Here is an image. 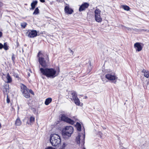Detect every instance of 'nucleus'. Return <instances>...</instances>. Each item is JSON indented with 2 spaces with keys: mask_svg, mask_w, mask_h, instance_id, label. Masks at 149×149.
<instances>
[{
  "mask_svg": "<svg viewBox=\"0 0 149 149\" xmlns=\"http://www.w3.org/2000/svg\"><path fill=\"white\" fill-rule=\"evenodd\" d=\"M52 101V99L51 98L49 97L47 98L45 102V105H48Z\"/></svg>",
  "mask_w": 149,
  "mask_h": 149,
  "instance_id": "17",
  "label": "nucleus"
},
{
  "mask_svg": "<svg viewBox=\"0 0 149 149\" xmlns=\"http://www.w3.org/2000/svg\"><path fill=\"white\" fill-rule=\"evenodd\" d=\"M28 74L29 77L30 76V74L29 73H28Z\"/></svg>",
  "mask_w": 149,
  "mask_h": 149,
  "instance_id": "40",
  "label": "nucleus"
},
{
  "mask_svg": "<svg viewBox=\"0 0 149 149\" xmlns=\"http://www.w3.org/2000/svg\"><path fill=\"white\" fill-rule=\"evenodd\" d=\"M3 47V48L6 50H7L8 49V47L7 45V44L6 42H4V43Z\"/></svg>",
  "mask_w": 149,
  "mask_h": 149,
  "instance_id": "25",
  "label": "nucleus"
},
{
  "mask_svg": "<svg viewBox=\"0 0 149 149\" xmlns=\"http://www.w3.org/2000/svg\"><path fill=\"white\" fill-rule=\"evenodd\" d=\"M69 50L70 52V53H72V54L73 55V52L72 50L71 49H70V48L69 49Z\"/></svg>",
  "mask_w": 149,
  "mask_h": 149,
  "instance_id": "33",
  "label": "nucleus"
},
{
  "mask_svg": "<svg viewBox=\"0 0 149 149\" xmlns=\"http://www.w3.org/2000/svg\"><path fill=\"white\" fill-rule=\"evenodd\" d=\"M17 46H18L19 45V43L18 42H17Z\"/></svg>",
  "mask_w": 149,
  "mask_h": 149,
  "instance_id": "42",
  "label": "nucleus"
},
{
  "mask_svg": "<svg viewBox=\"0 0 149 149\" xmlns=\"http://www.w3.org/2000/svg\"><path fill=\"white\" fill-rule=\"evenodd\" d=\"M3 45L1 43H0V49H1L3 48Z\"/></svg>",
  "mask_w": 149,
  "mask_h": 149,
  "instance_id": "30",
  "label": "nucleus"
},
{
  "mask_svg": "<svg viewBox=\"0 0 149 149\" xmlns=\"http://www.w3.org/2000/svg\"><path fill=\"white\" fill-rule=\"evenodd\" d=\"M65 131L72 134L73 132V128L72 126H67L65 128Z\"/></svg>",
  "mask_w": 149,
  "mask_h": 149,
  "instance_id": "14",
  "label": "nucleus"
},
{
  "mask_svg": "<svg viewBox=\"0 0 149 149\" xmlns=\"http://www.w3.org/2000/svg\"><path fill=\"white\" fill-rule=\"evenodd\" d=\"M126 28L128 30H131V28H129V27H126Z\"/></svg>",
  "mask_w": 149,
  "mask_h": 149,
  "instance_id": "37",
  "label": "nucleus"
},
{
  "mask_svg": "<svg viewBox=\"0 0 149 149\" xmlns=\"http://www.w3.org/2000/svg\"><path fill=\"white\" fill-rule=\"evenodd\" d=\"M35 118L34 117L31 116L29 118V121L31 123H33L35 121Z\"/></svg>",
  "mask_w": 149,
  "mask_h": 149,
  "instance_id": "23",
  "label": "nucleus"
},
{
  "mask_svg": "<svg viewBox=\"0 0 149 149\" xmlns=\"http://www.w3.org/2000/svg\"><path fill=\"white\" fill-rule=\"evenodd\" d=\"M122 8H123L124 10H127V11H128L130 10V7L126 5H122Z\"/></svg>",
  "mask_w": 149,
  "mask_h": 149,
  "instance_id": "22",
  "label": "nucleus"
},
{
  "mask_svg": "<svg viewBox=\"0 0 149 149\" xmlns=\"http://www.w3.org/2000/svg\"><path fill=\"white\" fill-rule=\"evenodd\" d=\"M1 123H0V128H1Z\"/></svg>",
  "mask_w": 149,
  "mask_h": 149,
  "instance_id": "43",
  "label": "nucleus"
},
{
  "mask_svg": "<svg viewBox=\"0 0 149 149\" xmlns=\"http://www.w3.org/2000/svg\"><path fill=\"white\" fill-rule=\"evenodd\" d=\"M15 58L14 56V55L13 54L12 56V60L14 61V60H15Z\"/></svg>",
  "mask_w": 149,
  "mask_h": 149,
  "instance_id": "32",
  "label": "nucleus"
},
{
  "mask_svg": "<svg viewBox=\"0 0 149 149\" xmlns=\"http://www.w3.org/2000/svg\"><path fill=\"white\" fill-rule=\"evenodd\" d=\"M87 98V96H86V97H85V99H86Z\"/></svg>",
  "mask_w": 149,
  "mask_h": 149,
  "instance_id": "44",
  "label": "nucleus"
},
{
  "mask_svg": "<svg viewBox=\"0 0 149 149\" xmlns=\"http://www.w3.org/2000/svg\"><path fill=\"white\" fill-rule=\"evenodd\" d=\"M21 87V91L23 96L27 98L30 97V94L29 92V89L27 88L26 86L23 84H22Z\"/></svg>",
  "mask_w": 149,
  "mask_h": 149,
  "instance_id": "5",
  "label": "nucleus"
},
{
  "mask_svg": "<svg viewBox=\"0 0 149 149\" xmlns=\"http://www.w3.org/2000/svg\"><path fill=\"white\" fill-rule=\"evenodd\" d=\"M105 77L109 80L114 81L116 83L117 77L114 74H107L105 75Z\"/></svg>",
  "mask_w": 149,
  "mask_h": 149,
  "instance_id": "8",
  "label": "nucleus"
},
{
  "mask_svg": "<svg viewBox=\"0 0 149 149\" xmlns=\"http://www.w3.org/2000/svg\"><path fill=\"white\" fill-rule=\"evenodd\" d=\"M89 4L87 3H83L79 7V11H82L86 9L89 6Z\"/></svg>",
  "mask_w": 149,
  "mask_h": 149,
  "instance_id": "10",
  "label": "nucleus"
},
{
  "mask_svg": "<svg viewBox=\"0 0 149 149\" xmlns=\"http://www.w3.org/2000/svg\"><path fill=\"white\" fill-rule=\"evenodd\" d=\"M26 25H27V24L26 23L23 22L21 24V26L23 28H25L26 27Z\"/></svg>",
  "mask_w": 149,
  "mask_h": 149,
  "instance_id": "27",
  "label": "nucleus"
},
{
  "mask_svg": "<svg viewBox=\"0 0 149 149\" xmlns=\"http://www.w3.org/2000/svg\"><path fill=\"white\" fill-rule=\"evenodd\" d=\"M16 78H19V76L17 74L16 76H15Z\"/></svg>",
  "mask_w": 149,
  "mask_h": 149,
  "instance_id": "39",
  "label": "nucleus"
},
{
  "mask_svg": "<svg viewBox=\"0 0 149 149\" xmlns=\"http://www.w3.org/2000/svg\"><path fill=\"white\" fill-rule=\"evenodd\" d=\"M3 3L2 2H0V7H1L3 6Z\"/></svg>",
  "mask_w": 149,
  "mask_h": 149,
  "instance_id": "35",
  "label": "nucleus"
},
{
  "mask_svg": "<svg viewBox=\"0 0 149 149\" xmlns=\"http://www.w3.org/2000/svg\"><path fill=\"white\" fill-rule=\"evenodd\" d=\"M60 149H64V148L62 147V148H60Z\"/></svg>",
  "mask_w": 149,
  "mask_h": 149,
  "instance_id": "41",
  "label": "nucleus"
},
{
  "mask_svg": "<svg viewBox=\"0 0 149 149\" xmlns=\"http://www.w3.org/2000/svg\"><path fill=\"white\" fill-rule=\"evenodd\" d=\"M27 33V36L30 38H33L37 36V32L36 30H30Z\"/></svg>",
  "mask_w": 149,
  "mask_h": 149,
  "instance_id": "9",
  "label": "nucleus"
},
{
  "mask_svg": "<svg viewBox=\"0 0 149 149\" xmlns=\"http://www.w3.org/2000/svg\"><path fill=\"white\" fill-rule=\"evenodd\" d=\"M6 78L8 80V83H10L12 81V79L9 73L7 74Z\"/></svg>",
  "mask_w": 149,
  "mask_h": 149,
  "instance_id": "21",
  "label": "nucleus"
},
{
  "mask_svg": "<svg viewBox=\"0 0 149 149\" xmlns=\"http://www.w3.org/2000/svg\"><path fill=\"white\" fill-rule=\"evenodd\" d=\"M39 13V10L38 7H37L34 12L33 13V15H37Z\"/></svg>",
  "mask_w": 149,
  "mask_h": 149,
  "instance_id": "26",
  "label": "nucleus"
},
{
  "mask_svg": "<svg viewBox=\"0 0 149 149\" xmlns=\"http://www.w3.org/2000/svg\"><path fill=\"white\" fill-rule=\"evenodd\" d=\"M101 11L98 9H96L95 11V21L98 22H101L102 21V18L100 16Z\"/></svg>",
  "mask_w": 149,
  "mask_h": 149,
  "instance_id": "6",
  "label": "nucleus"
},
{
  "mask_svg": "<svg viewBox=\"0 0 149 149\" xmlns=\"http://www.w3.org/2000/svg\"><path fill=\"white\" fill-rule=\"evenodd\" d=\"M71 95L72 97V98L71 99V100H72L74 98V97L76 98V97H77V93L75 91H72Z\"/></svg>",
  "mask_w": 149,
  "mask_h": 149,
  "instance_id": "18",
  "label": "nucleus"
},
{
  "mask_svg": "<svg viewBox=\"0 0 149 149\" xmlns=\"http://www.w3.org/2000/svg\"><path fill=\"white\" fill-rule=\"evenodd\" d=\"M72 100H73L74 102L76 105L78 106L80 105V102L77 97H76V98L74 97V98Z\"/></svg>",
  "mask_w": 149,
  "mask_h": 149,
  "instance_id": "15",
  "label": "nucleus"
},
{
  "mask_svg": "<svg viewBox=\"0 0 149 149\" xmlns=\"http://www.w3.org/2000/svg\"><path fill=\"white\" fill-rule=\"evenodd\" d=\"M140 42H136L134 44V47L135 48L136 51L140 52L142 49V45Z\"/></svg>",
  "mask_w": 149,
  "mask_h": 149,
  "instance_id": "11",
  "label": "nucleus"
},
{
  "mask_svg": "<svg viewBox=\"0 0 149 149\" xmlns=\"http://www.w3.org/2000/svg\"><path fill=\"white\" fill-rule=\"evenodd\" d=\"M37 57L39 64L42 67L46 68L49 65V61L48 55H44L41 53V51H40L38 53Z\"/></svg>",
  "mask_w": 149,
  "mask_h": 149,
  "instance_id": "1",
  "label": "nucleus"
},
{
  "mask_svg": "<svg viewBox=\"0 0 149 149\" xmlns=\"http://www.w3.org/2000/svg\"><path fill=\"white\" fill-rule=\"evenodd\" d=\"M145 71H147V70H145L144 69H143L142 71V72H143V73H144V72H145Z\"/></svg>",
  "mask_w": 149,
  "mask_h": 149,
  "instance_id": "38",
  "label": "nucleus"
},
{
  "mask_svg": "<svg viewBox=\"0 0 149 149\" xmlns=\"http://www.w3.org/2000/svg\"><path fill=\"white\" fill-rule=\"evenodd\" d=\"M2 35V33L0 31V38L1 37Z\"/></svg>",
  "mask_w": 149,
  "mask_h": 149,
  "instance_id": "36",
  "label": "nucleus"
},
{
  "mask_svg": "<svg viewBox=\"0 0 149 149\" xmlns=\"http://www.w3.org/2000/svg\"><path fill=\"white\" fill-rule=\"evenodd\" d=\"M10 100L9 98H8L7 97V103H9L10 102Z\"/></svg>",
  "mask_w": 149,
  "mask_h": 149,
  "instance_id": "31",
  "label": "nucleus"
},
{
  "mask_svg": "<svg viewBox=\"0 0 149 149\" xmlns=\"http://www.w3.org/2000/svg\"><path fill=\"white\" fill-rule=\"evenodd\" d=\"M67 145V144L66 143H65V142H64L63 143V145H62V147L63 148H65V147L66 146V145Z\"/></svg>",
  "mask_w": 149,
  "mask_h": 149,
  "instance_id": "28",
  "label": "nucleus"
},
{
  "mask_svg": "<svg viewBox=\"0 0 149 149\" xmlns=\"http://www.w3.org/2000/svg\"><path fill=\"white\" fill-rule=\"evenodd\" d=\"M61 120L64 121L65 122L68 123L71 125H73L74 122V120H72L70 118H68L64 114L62 115L61 117Z\"/></svg>",
  "mask_w": 149,
  "mask_h": 149,
  "instance_id": "7",
  "label": "nucleus"
},
{
  "mask_svg": "<svg viewBox=\"0 0 149 149\" xmlns=\"http://www.w3.org/2000/svg\"><path fill=\"white\" fill-rule=\"evenodd\" d=\"M72 134L69 132L64 131L62 132V134L63 137L65 139H68L69 137L71 136Z\"/></svg>",
  "mask_w": 149,
  "mask_h": 149,
  "instance_id": "12",
  "label": "nucleus"
},
{
  "mask_svg": "<svg viewBox=\"0 0 149 149\" xmlns=\"http://www.w3.org/2000/svg\"><path fill=\"white\" fill-rule=\"evenodd\" d=\"M85 134L83 133H79L76 139V142L77 144H79V146H81L80 149H86L84 147V139Z\"/></svg>",
  "mask_w": 149,
  "mask_h": 149,
  "instance_id": "4",
  "label": "nucleus"
},
{
  "mask_svg": "<svg viewBox=\"0 0 149 149\" xmlns=\"http://www.w3.org/2000/svg\"><path fill=\"white\" fill-rule=\"evenodd\" d=\"M40 71L41 73L47 77L54 78L57 76L56 74V71L53 68H40Z\"/></svg>",
  "mask_w": 149,
  "mask_h": 149,
  "instance_id": "2",
  "label": "nucleus"
},
{
  "mask_svg": "<svg viewBox=\"0 0 149 149\" xmlns=\"http://www.w3.org/2000/svg\"><path fill=\"white\" fill-rule=\"evenodd\" d=\"M64 10L65 13L69 14H72L73 12V10L70 8L69 7L67 6L65 7Z\"/></svg>",
  "mask_w": 149,
  "mask_h": 149,
  "instance_id": "13",
  "label": "nucleus"
},
{
  "mask_svg": "<svg viewBox=\"0 0 149 149\" xmlns=\"http://www.w3.org/2000/svg\"><path fill=\"white\" fill-rule=\"evenodd\" d=\"M29 94L30 93H31L32 95H34V93L33 92V91L31 89H29Z\"/></svg>",
  "mask_w": 149,
  "mask_h": 149,
  "instance_id": "29",
  "label": "nucleus"
},
{
  "mask_svg": "<svg viewBox=\"0 0 149 149\" xmlns=\"http://www.w3.org/2000/svg\"><path fill=\"white\" fill-rule=\"evenodd\" d=\"M21 122L20 120V118H18L15 122L16 125L18 126H19L21 125Z\"/></svg>",
  "mask_w": 149,
  "mask_h": 149,
  "instance_id": "19",
  "label": "nucleus"
},
{
  "mask_svg": "<svg viewBox=\"0 0 149 149\" xmlns=\"http://www.w3.org/2000/svg\"><path fill=\"white\" fill-rule=\"evenodd\" d=\"M38 3V1H33L31 4V9L34 10L35 8L36 5Z\"/></svg>",
  "mask_w": 149,
  "mask_h": 149,
  "instance_id": "16",
  "label": "nucleus"
},
{
  "mask_svg": "<svg viewBox=\"0 0 149 149\" xmlns=\"http://www.w3.org/2000/svg\"><path fill=\"white\" fill-rule=\"evenodd\" d=\"M90 64H91V62L90 63Z\"/></svg>",
  "mask_w": 149,
  "mask_h": 149,
  "instance_id": "45",
  "label": "nucleus"
},
{
  "mask_svg": "<svg viewBox=\"0 0 149 149\" xmlns=\"http://www.w3.org/2000/svg\"><path fill=\"white\" fill-rule=\"evenodd\" d=\"M144 76L147 78H148L149 76V71L148 70L145 71Z\"/></svg>",
  "mask_w": 149,
  "mask_h": 149,
  "instance_id": "24",
  "label": "nucleus"
},
{
  "mask_svg": "<svg viewBox=\"0 0 149 149\" xmlns=\"http://www.w3.org/2000/svg\"><path fill=\"white\" fill-rule=\"evenodd\" d=\"M42 3H44L45 2V0H39Z\"/></svg>",
  "mask_w": 149,
  "mask_h": 149,
  "instance_id": "34",
  "label": "nucleus"
},
{
  "mask_svg": "<svg viewBox=\"0 0 149 149\" xmlns=\"http://www.w3.org/2000/svg\"><path fill=\"white\" fill-rule=\"evenodd\" d=\"M76 125L77 130L79 131H81V124L77 122Z\"/></svg>",
  "mask_w": 149,
  "mask_h": 149,
  "instance_id": "20",
  "label": "nucleus"
},
{
  "mask_svg": "<svg viewBox=\"0 0 149 149\" xmlns=\"http://www.w3.org/2000/svg\"><path fill=\"white\" fill-rule=\"evenodd\" d=\"M50 141L52 146L58 147L61 144V140L58 135L54 134L50 135Z\"/></svg>",
  "mask_w": 149,
  "mask_h": 149,
  "instance_id": "3",
  "label": "nucleus"
}]
</instances>
